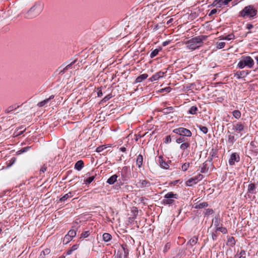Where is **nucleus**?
<instances>
[{"label": "nucleus", "mask_w": 258, "mask_h": 258, "mask_svg": "<svg viewBox=\"0 0 258 258\" xmlns=\"http://www.w3.org/2000/svg\"><path fill=\"white\" fill-rule=\"evenodd\" d=\"M206 38L207 36L204 35L195 37L186 42V47L190 50H195L201 46L202 42L206 40Z\"/></svg>", "instance_id": "nucleus-1"}, {"label": "nucleus", "mask_w": 258, "mask_h": 258, "mask_svg": "<svg viewBox=\"0 0 258 258\" xmlns=\"http://www.w3.org/2000/svg\"><path fill=\"white\" fill-rule=\"evenodd\" d=\"M43 8V5L42 3H35L25 14V18L27 19H33L35 18L41 13Z\"/></svg>", "instance_id": "nucleus-2"}, {"label": "nucleus", "mask_w": 258, "mask_h": 258, "mask_svg": "<svg viewBox=\"0 0 258 258\" xmlns=\"http://www.w3.org/2000/svg\"><path fill=\"white\" fill-rule=\"evenodd\" d=\"M253 59L249 56H242L237 63V67L242 69L245 67L252 68L254 66Z\"/></svg>", "instance_id": "nucleus-3"}, {"label": "nucleus", "mask_w": 258, "mask_h": 258, "mask_svg": "<svg viewBox=\"0 0 258 258\" xmlns=\"http://www.w3.org/2000/svg\"><path fill=\"white\" fill-rule=\"evenodd\" d=\"M256 14L257 10L252 5L245 7L240 12V16L243 18H253L256 16Z\"/></svg>", "instance_id": "nucleus-4"}, {"label": "nucleus", "mask_w": 258, "mask_h": 258, "mask_svg": "<svg viewBox=\"0 0 258 258\" xmlns=\"http://www.w3.org/2000/svg\"><path fill=\"white\" fill-rule=\"evenodd\" d=\"M174 199H177V195L174 194L172 192H169L165 195L162 202L164 205L171 204L174 201Z\"/></svg>", "instance_id": "nucleus-5"}, {"label": "nucleus", "mask_w": 258, "mask_h": 258, "mask_svg": "<svg viewBox=\"0 0 258 258\" xmlns=\"http://www.w3.org/2000/svg\"><path fill=\"white\" fill-rule=\"evenodd\" d=\"M173 132L183 137H190L192 135L191 132L189 130L184 127L175 128Z\"/></svg>", "instance_id": "nucleus-6"}, {"label": "nucleus", "mask_w": 258, "mask_h": 258, "mask_svg": "<svg viewBox=\"0 0 258 258\" xmlns=\"http://www.w3.org/2000/svg\"><path fill=\"white\" fill-rule=\"evenodd\" d=\"M245 130V126L244 123L238 122L232 124V130L234 133L240 134V136L242 135V132Z\"/></svg>", "instance_id": "nucleus-7"}, {"label": "nucleus", "mask_w": 258, "mask_h": 258, "mask_svg": "<svg viewBox=\"0 0 258 258\" xmlns=\"http://www.w3.org/2000/svg\"><path fill=\"white\" fill-rule=\"evenodd\" d=\"M203 178V176L201 174H198L194 177H192L188 179L186 181V185L187 186H192V185L196 184L198 181L201 180Z\"/></svg>", "instance_id": "nucleus-8"}, {"label": "nucleus", "mask_w": 258, "mask_h": 258, "mask_svg": "<svg viewBox=\"0 0 258 258\" xmlns=\"http://www.w3.org/2000/svg\"><path fill=\"white\" fill-rule=\"evenodd\" d=\"M151 185V182L146 179H139L137 182L136 185L140 188H146L150 187Z\"/></svg>", "instance_id": "nucleus-9"}, {"label": "nucleus", "mask_w": 258, "mask_h": 258, "mask_svg": "<svg viewBox=\"0 0 258 258\" xmlns=\"http://www.w3.org/2000/svg\"><path fill=\"white\" fill-rule=\"evenodd\" d=\"M158 162L160 166L165 169H168L169 168V164L171 163V161L168 160L166 161L162 156H159L158 157Z\"/></svg>", "instance_id": "nucleus-10"}, {"label": "nucleus", "mask_w": 258, "mask_h": 258, "mask_svg": "<svg viewBox=\"0 0 258 258\" xmlns=\"http://www.w3.org/2000/svg\"><path fill=\"white\" fill-rule=\"evenodd\" d=\"M239 156L236 153H232L229 159V163L231 165H234L235 162H238L239 161Z\"/></svg>", "instance_id": "nucleus-11"}, {"label": "nucleus", "mask_w": 258, "mask_h": 258, "mask_svg": "<svg viewBox=\"0 0 258 258\" xmlns=\"http://www.w3.org/2000/svg\"><path fill=\"white\" fill-rule=\"evenodd\" d=\"M198 237L196 236L193 237L191 238L187 243L188 247H190L192 248V252H195L196 251V247H193L198 242Z\"/></svg>", "instance_id": "nucleus-12"}, {"label": "nucleus", "mask_w": 258, "mask_h": 258, "mask_svg": "<svg viewBox=\"0 0 258 258\" xmlns=\"http://www.w3.org/2000/svg\"><path fill=\"white\" fill-rule=\"evenodd\" d=\"M248 74L249 72L246 71H238L234 74V76L236 78L239 79L245 77Z\"/></svg>", "instance_id": "nucleus-13"}, {"label": "nucleus", "mask_w": 258, "mask_h": 258, "mask_svg": "<svg viewBox=\"0 0 258 258\" xmlns=\"http://www.w3.org/2000/svg\"><path fill=\"white\" fill-rule=\"evenodd\" d=\"M164 73L162 72H159L153 75L150 78V80L151 82L159 80L160 78H162L164 76Z\"/></svg>", "instance_id": "nucleus-14"}, {"label": "nucleus", "mask_w": 258, "mask_h": 258, "mask_svg": "<svg viewBox=\"0 0 258 258\" xmlns=\"http://www.w3.org/2000/svg\"><path fill=\"white\" fill-rule=\"evenodd\" d=\"M220 40H231L235 39V36L233 34L231 33L226 36H221L220 37Z\"/></svg>", "instance_id": "nucleus-15"}, {"label": "nucleus", "mask_w": 258, "mask_h": 258, "mask_svg": "<svg viewBox=\"0 0 258 258\" xmlns=\"http://www.w3.org/2000/svg\"><path fill=\"white\" fill-rule=\"evenodd\" d=\"M143 156L141 154H139L137 158L136 159V165L138 166V167L140 168L143 165Z\"/></svg>", "instance_id": "nucleus-16"}, {"label": "nucleus", "mask_w": 258, "mask_h": 258, "mask_svg": "<svg viewBox=\"0 0 258 258\" xmlns=\"http://www.w3.org/2000/svg\"><path fill=\"white\" fill-rule=\"evenodd\" d=\"M148 77V75L147 74H144L142 75H141L138 77H137L136 79V83H141L143 80L146 79L147 77Z\"/></svg>", "instance_id": "nucleus-17"}, {"label": "nucleus", "mask_w": 258, "mask_h": 258, "mask_svg": "<svg viewBox=\"0 0 258 258\" xmlns=\"http://www.w3.org/2000/svg\"><path fill=\"white\" fill-rule=\"evenodd\" d=\"M83 167L84 162L82 160L77 161L75 165V168L78 171L81 170Z\"/></svg>", "instance_id": "nucleus-18"}, {"label": "nucleus", "mask_w": 258, "mask_h": 258, "mask_svg": "<svg viewBox=\"0 0 258 258\" xmlns=\"http://www.w3.org/2000/svg\"><path fill=\"white\" fill-rule=\"evenodd\" d=\"M117 177L116 174L113 175L107 179V182L109 184H113L117 180Z\"/></svg>", "instance_id": "nucleus-19"}, {"label": "nucleus", "mask_w": 258, "mask_h": 258, "mask_svg": "<svg viewBox=\"0 0 258 258\" xmlns=\"http://www.w3.org/2000/svg\"><path fill=\"white\" fill-rule=\"evenodd\" d=\"M54 96L53 95H51V96H50L47 99H45L43 101H42L38 103V105L39 106V107H42V106H43L44 105H45L46 104H47L49 101L53 98Z\"/></svg>", "instance_id": "nucleus-20"}, {"label": "nucleus", "mask_w": 258, "mask_h": 258, "mask_svg": "<svg viewBox=\"0 0 258 258\" xmlns=\"http://www.w3.org/2000/svg\"><path fill=\"white\" fill-rule=\"evenodd\" d=\"M102 238L104 241L107 242L111 239L112 236L109 233H105L103 234Z\"/></svg>", "instance_id": "nucleus-21"}, {"label": "nucleus", "mask_w": 258, "mask_h": 258, "mask_svg": "<svg viewBox=\"0 0 258 258\" xmlns=\"http://www.w3.org/2000/svg\"><path fill=\"white\" fill-rule=\"evenodd\" d=\"M79 247V245L78 244H75L70 249H68L66 253L67 255H70L71 254H72V253L77 250Z\"/></svg>", "instance_id": "nucleus-22"}, {"label": "nucleus", "mask_w": 258, "mask_h": 258, "mask_svg": "<svg viewBox=\"0 0 258 258\" xmlns=\"http://www.w3.org/2000/svg\"><path fill=\"white\" fill-rule=\"evenodd\" d=\"M190 146V143L188 141L182 143L180 145V148L182 150H185V149H187Z\"/></svg>", "instance_id": "nucleus-23"}, {"label": "nucleus", "mask_w": 258, "mask_h": 258, "mask_svg": "<svg viewBox=\"0 0 258 258\" xmlns=\"http://www.w3.org/2000/svg\"><path fill=\"white\" fill-rule=\"evenodd\" d=\"M73 196L72 192H69L68 194L64 195L62 197L60 198L59 201L61 202H64L68 198H71Z\"/></svg>", "instance_id": "nucleus-24"}, {"label": "nucleus", "mask_w": 258, "mask_h": 258, "mask_svg": "<svg viewBox=\"0 0 258 258\" xmlns=\"http://www.w3.org/2000/svg\"><path fill=\"white\" fill-rule=\"evenodd\" d=\"M255 189V186L253 183H250L248 186V192L250 194H253Z\"/></svg>", "instance_id": "nucleus-25"}, {"label": "nucleus", "mask_w": 258, "mask_h": 258, "mask_svg": "<svg viewBox=\"0 0 258 258\" xmlns=\"http://www.w3.org/2000/svg\"><path fill=\"white\" fill-rule=\"evenodd\" d=\"M187 141V139L185 138L183 136H180L179 138L176 139V142L178 144H182Z\"/></svg>", "instance_id": "nucleus-26"}, {"label": "nucleus", "mask_w": 258, "mask_h": 258, "mask_svg": "<svg viewBox=\"0 0 258 258\" xmlns=\"http://www.w3.org/2000/svg\"><path fill=\"white\" fill-rule=\"evenodd\" d=\"M233 116L236 119H239L241 117V112L238 110H235L232 112Z\"/></svg>", "instance_id": "nucleus-27"}, {"label": "nucleus", "mask_w": 258, "mask_h": 258, "mask_svg": "<svg viewBox=\"0 0 258 258\" xmlns=\"http://www.w3.org/2000/svg\"><path fill=\"white\" fill-rule=\"evenodd\" d=\"M213 223L216 229L217 227L220 226V219L218 217H215V218L213 219Z\"/></svg>", "instance_id": "nucleus-28"}, {"label": "nucleus", "mask_w": 258, "mask_h": 258, "mask_svg": "<svg viewBox=\"0 0 258 258\" xmlns=\"http://www.w3.org/2000/svg\"><path fill=\"white\" fill-rule=\"evenodd\" d=\"M235 137L234 135H232L231 134L229 135L228 137V141L229 143H231V144H233L234 142L235 141Z\"/></svg>", "instance_id": "nucleus-29"}, {"label": "nucleus", "mask_w": 258, "mask_h": 258, "mask_svg": "<svg viewBox=\"0 0 258 258\" xmlns=\"http://www.w3.org/2000/svg\"><path fill=\"white\" fill-rule=\"evenodd\" d=\"M216 231H219L223 234H225L227 232V229L222 226L217 227L216 229Z\"/></svg>", "instance_id": "nucleus-30"}, {"label": "nucleus", "mask_w": 258, "mask_h": 258, "mask_svg": "<svg viewBox=\"0 0 258 258\" xmlns=\"http://www.w3.org/2000/svg\"><path fill=\"white\" fill-rule=\"evenodd\" d=\"M216 45L217 49H222L224 47L225 43L224 42H217Z\"/></svg>", "instance_id": "nucleus-31"}, {"label": "nucleus", "mask_w": 258, "mask_h": 258, "mask_svg": "<svg viewBox=\"0 0 258 258\" xmlns=\"http://www.w3.org/2000/svg\"><path fill=\"white\" fill-rule=\"evenodd\" d=\"M197 110L198 108L195 106H193L189 109L188 112L191 114H196Z\"/></svg>", "instance_id": "nucleus-32"}, {"label": "nucleus", "mask_w": 258, "mask_h": 258, "mask_svg": "<svg viewBox=\"0 0 258 258\" xmlns=\"http://www.w3.org/2000/svg\"><path fill=\"white\" fill-rule=\"evenodd\" d=\"M198 127L204 134H207L208 133V129L207 127L202 126L201 125H198Z\"/></svg>", "instance_id": "nucleus-33"}, {"label": "nucleus", "mask_w": 258, "mask_h": 258, "mask_svg": "<svg viewBox=\"0 0 258 258\" xmlns=\"http://www.w3.org/2000/svg\"><path fill=\"white\" fill-rule=\"evenodd\" d=\"M159 50L158 49H155L153 50L150 53V57L153 58L156 56L159 53Z\"/></svg>", "instance_id": "nucleus-34"}, {"label": "nucleus", "mask_w": 258, "mask_h": 258, "mask_svg": "<svg viewBox=\"0 0 258 258\" xmlns=\"http://www.w3.org/2000/svg\"><path fill=\"white\" fill-rule=\"evenodd\" d=\"M68 235L72 238L74 237L76 235V231L75 230H70L68 233Z\"/></svg>", "instance_id": "nucleus-35"}, {"label": "nucleus", "mask_w": 258, "mask_h": 258, "mask_svg": "<svg viewBox=\"0 0 258 258\" xmlns=\"http://www.w3.org/2000/svg\"><path fill=\"white\" fill-rule=\"evenodd\" d=\"M190 165L189 163H185L181 166V169L183 171H186L189 168Z\"/></svg>", "instance_id": "nucleus-36"}, {"label": "nucleus", "mask_w": 258, "mask_h": 258, "mask_svg": "<svg viewBox=\"0 0 258 258\" xmlns=\"http://www.w3.org/2000/svg\"><path fill=\"white\" fill-rule=\"evenodd\" d=\"M208 206V204L206 202H203L202 203L199 204V205H197L195 206L196 208H203L204 207H206Z\"/></svg>", "instance_id": "nucleus-37"}, {"label": "nucleus", "mask_w": 258, "mask_h": 258, "mask_svg": "<svg viewBox=\"0 0 258 258\" xmlns=\"http://www.w3.org/2000/svg\"><path fill=\"white\" fill-rule=\"evenodd\" d=\"M72 239V237H70L68 234L66 235L63 238V242L65 244L68 243Z\"/></svg>", "instance_id": "nucleus-38"}, {"label": "nucleus", "mask_w": 258, "mask_h": 258, "mask_svg": "<svg viewBox=\"0 0 258 258\" xmlns=\"http://www.w3.org/2000/svg\"><path fill=\"white\" fill-rule=\"evenodd\" d=\"M15 108H16L15 106H11L9 107L8 108H7L6 109H5V112L6 113H8L11 112L12 111L14 110Z\"/></svg>", "instance_id": "nucleus-39"}, {"label": "nucleus", "mask_w": 258, "mask_h": 258, "mask_svg": "<svg viewBox=\"0 0 258 258\" xmlns=\"http://www.w3.org/2000/svg\"><path fill=\"white\" fill-rule=\"evenodd\" d=\"M94 176L89 177L86 179L85 183H87V184L90 183L94 180Z\"/></svg>", "instance_id": "nucleus-40"}, {"label": "nucleus", "mask_w": 258, "mask_h": 258, "mask_svg": "<svg viewBox=\"0 0 258 258\" xmlns=\"http://www.w3.org/2000/svg\"><path fill=\"white\" fill-rule=\"evenodd\" d=\"M228 242L230 243L231 245H234L235 244L234 239L233 237H230L228 238Z\"/></svg>", "instance_id": "nucleus-41"}, {"label": "nucleus", "mask_w": 258, "mask_h": 258, "mask_svg": "<svg viewBox=\"0 0 258 258\" xmlns=\"http://www.w3.org/2000/svg\"><path fill=\"white\" fill-rule=\"evenodd\" d=\"M222 2H223V0H216L214 3H216L215 5H218L220 7L221 6L224 5V3H222Z\"/></svg>", "instance_id": "nucleus-42"}, {"label": "nucleus", "mask_w": 258, "mask_h": 258, "mask_svg": "<svg viewBox=\"0 0 258 258\" xmlns=\"http://www.w3.org/2000/svg\"><path fill=\"white\" fill-rule=\"evenodd\" d=\"M89 235V231H85L82 233L81 238H86Z\"/></svg>", "instance_id": "nucleus-43"}, {"label": "nucleus", "mask_w": 258, "mask_h": 258, "mask_svg": "<svg viewBox=\"0 0 258 258\" xmlns=\"http://www.w3.org/2000/svg\"><path fill=\"white\" fill-rule=\"evenodd\" d=\"M16 158L13 157L11 159V160H10V163L7 166V167H10L11 166L12 164H13L16 161Z\"/></svg>", "instance_id": "nucleus-44"}, {"label": "nucleus", "mask_w": 258, "mask_h": 258, "mask_svg": "<svg viewBox=\"0 0 258 258\" xmlns=\"http://www.w3.org/2000/svg\"><path fill=\"white\" fill-rule=\"evenodd\" d=\"M171 139L170 136H166L165 138V143H168L171 142Z\"/></svg>", "instance_id": "nucleus-45"}, {"label": "nucleus", "mask_w": 258, "mask_h": 258, "mask_svg": "<svg viewBox=\"0 0 258 258\" xmlns=\"http://www.w3.org/2000/svg\"><path fill=\"white\" fill-rule=\"evenodd\" d=\"M104 148L102 146H99L96 148V151L98 153L101 152L104 150Z\"/></svg>", "instance_id": "nucleus-46"}, {"label": "nucleus", "mask_w": 258, "mask_h": 258, "mask_svg": "<svg viewBox=\"0 0 258 258\" xmlns=\"http://www.w3.org/2000/svg\"><path fill=\"white\" fill-rule=\"evenodd\" d=\"M217 12V10L216 9H213L211 11L210 13L209 14V16H211L212 15H214L216 14Z\"/></svg>", "instance_id": "nucleus-47"}, {"label": "nucleus", "mask_w": 258, "mask_h": 258, "mask_svg": "<svg viewBox=\"0 0 258 258\" xmlns=\"http://www.w3.org/2000/svg\"><path fill=\"white\" fill-rule=\"evenodd\" d=\"M206 171H207L206 165H204L203 167L201 168V172L202 173H205L206 172Z\"/></svg>", "instance_id": "nucleus-48"}, {"label": "nucleus", "mask_w": 258, "mask_h": 258, "mask_svg": "<svg viewBox=\"0 0 258 258\" xmlns=\"http://www.w3.org/2000/svg\"><path fill=\"white\" fill-rule=\"evenodd\" d=\"M50 249H45L44 251H42V252L43 253L44 255H45V254H48L50 253Z\"/></svg>", "instance_id": "nucleus-49"}, {"label": "nucleus", "mask_w": 258, "mask_h": 258, "mask_svg": "<svg viewBox=\"0 0 258 258\" xmlns=\"http://www.w3.org/2000/svg\"><path fill=\"white\" fill-rule=\"evenodd\" d=\"M74 63V62H73L72 63H70V64H68V66H67L65 67V68H64V71H65V70H68V69H70V68H71V66L72 65V63Z\"/></svg>", "instance_id": "nucleus-50"}, {"label": "nucleus", "mask_w": 258, "mask_h": 258, "mask_svg": "<svg viewBox=\"0 0 258 258\" xmlns=\"http://www.w3.org/2000/svg\"><path fill=\"white\" fill-rule=\"evenodd\" d=\"M253 27V26L252 25H251V24H246V28L248 30L251 29Z\"/></svg>", "instance_id": "nucleus-51"}, {"label": "nucleus", "mask_w": 258, "mask_h": 258, "mask_svg": "<svg viewBox=\"0 0 258 258\" xmlns=\"http://www.w3.org/2000/svg\"><path fill=\"white\" fill-rule=\"evenodd\" d=\"M172 110V107H169V108H165L164 109V112L167 113L168 110L170 111V110Z\"/></svg>", "instance_id": "nucleus-52"}, {"label": "nucleus", "mask_w": 258, "mask_h": 258, "mask_svg": "<svg viewBox=\"0 0 258 258\" xmlns=\"http://www.w3.org/2000/svg\"><path fill=\"white\" fill-rule=\"evenodd\" d=\"M232 0H223V2H222V3H224V5H227Z\"/></svg>", "instance_id": "nucleus-53"}, {"label": "nucleus", "mask_w": 258, "mask_h": 258, "mask_svg": "<svg viewBox=\"0 0 258 258\" xmlns=\"http://www.w3.org/2000/svg\"><path fill=\"white\" fill-rule=\"evenodd\" d=\"M29 148L30 147H29L24 148L22 150H21V152H26V151H28V150L29 149ZM19 152H20V151H19Z\"/></svg>", "instance_id": "nucleus-54"}, {"label": "nucleus", "mask_w": 258, "mask_h": 258, "mask_svg": "<svg viewBox=\"0 0 258 258\" xmlns=\"http://www.w3.org/2000/svg\"><path fill=\"white\" fill-rule=\"evenodd\" d=\"M97 94L98 97H101L102 95V92L101 90L98 91Z\"/></svg>", "instance_id": "nucleus-55"}, {"label": "nucleus", "mask_w": 258, "mask_h": 258, "mask_svg": "<svg viewBox=\"0 0 258 258\" xmlns=\"http://www.w3.org/2000/svg\"><path fill=\"white\" fill-rule=\"evenodd\" d=\"M110 98H111V97H110V96H106V97H104V98L103 99V100H105V101H106V100H107L109 99Z\"/></svg>", "instance_id": "nucleus-56"}, {"label": "nucleus", "mask_w": 258, "mask_h": 258, "mask_svg": "<svg viewBox=\"0 0 258 258\" xmlns=\"http://www.w3.org/2000/svg\"><path fill=\"white\" fill-rule=\"evenodd\" d=\"M120 151L122 152H124L125 151V147H121L120 148Z\"/></svg>", "instance_id": "nucleus-57"}, {"label": "nucleus", "mask_w": 258, "mask_h": 258, "mask_svg": "<svg viewBox=\"0 0 258 258\" xmlns=\"http://www.w3.org/2000/svg\"><path fill=\"white\" fill-rule=\"evenodd\" d=\"M172 21H173V19H169V20L167 21V24H170V23H171V22H172Z\"/></svg>", "instance_id": "nucleus-58"}, {"label": "nucleus", "mask_w": 258, "mask_h": 258, "mask_svg": "<svg viewBox=\"0 0 258 258\" xmlns=\"http://www.w3.org/2000/svg\"><path fill=\"white\" fill-rule=\"evenodd\" d=\"M216 235L215 234H212V238L213 240L215 239L216 238Z\"/></svg>", "instance_id": "nucleus-59"}, {"label": "nucleus", "mask_w": 258, "mask_h": 258, "mask_svg": "<svg viewBox=\"0 0 258 258\" xmlns=\"http://www.w3.org/2000/svg\"><path fill=\"white\" fill-rule=\"evenodd\" d=\"M45 170H46V168H42L41 169V171H42L43 172H44Z\"/></svg>", "instance_id": "nucleus-60"}, {"label": "nucleus", "mask_w": 258, "mask_h": 258, "mask_svg": "<svg viewBox=\"0 0 258 258\" xmlns=\"http://www.w3.org/2000/svg\"><path fill=\"white\" fill-rule=\"evenodd\" d=\"M24 131H25V129H24V130H22V131H20V132L18 133V135H20V134H22V133Z\"/></svg>", "instance_id": "nucleus-61"}, {"label": "nucleus", "mask_w": 258, "mask_h": 258, "mask_svg": "<svg viewBox=\"0 0 258 258\" xmlns=\"http://www.w3.org/2000/svg\"><path fill=\"white\" fill-rule=\"evenodd\" d=\"M61 258H65V257H64V256H63V257H62Z\"/></svg>", "instance_id": "nucleus-62"}]
</instances>
